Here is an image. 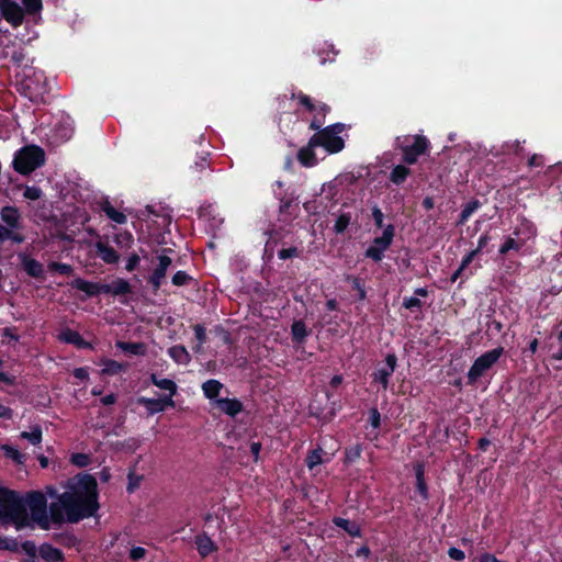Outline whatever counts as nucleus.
<instances>
[{"label": "nucleus", "mask_w": 562, "mask_h": 562, "mask_svg": "<svg viewBox=\"0 0 562 562\" xmlns=\"http://www.w3.org/2000/svg\"><path fill=\"white\" fill-rule=\"evenodd\" d=\"M98 507L95 479L89 474H79L68 480L65 491L50 503L49 512L55 524L78 522L93 516Z\"/></svg>", "instance_id": "nucleus-1"}, {"label": "nucleus", "mask_w": 562, "mask_h": 562, "mask_svg": "<svg viewBox=\"0 0 562 562\" xmlns=\"http://www.w3.org/2000/svg\"><path fill=\"white\" fill-rule=\"evenodd\" d=\"M0 506L8 514L16 528L30 526L31 521L43 529H48L52 518L47 514V502L42 493L30 494L24 501L10 491H0Z\"/></svg>", "instance_id": "nucleus-2"}, {"label": "nucleus", "mask_w": 562, "mask_h": 562, "mask_svg": "<svg viewBox=\"0 0 562 562\" xmlns=\"http://www.w3.org/2000/svg\"><path fill=\"white\" fill-rule=\"evenodd\" d=\"M15 89L33 103H46L48 82L42 70L25 67L15 75Z\"/></svg>", "instance_id": "nucleus-3"}, {"label": "nucleus", "mask_w": 562, "mask_h": 562, "mask_svg": "<svg viewBox=\"0 0 562 562\" xmlns=\"http://www.w3.org/2000/svg\"><path fill=\"white\" fill-rule=\"evenodd\" d=\"M45 162V153L35 145H29L20 149L13 160L15 171L29 175Z\"/></svg>", "instance_id": "nucleus-4"}, {"label": "nucleus", "mask_w": 562, "mask_h": 562, "mask_svg": "<svg viewBox=\"0 0 562 562\" xmlns=\"http://www.w3.org/2000/svg\"><path fill=\"white\" fill-rule=\"evenodd\" d=\"M292 99H296L307 112L314 114L310 123V130L315 131V133L318 132L325 124L327 114L331 111L330 106L323 102L315 104L312 98L302 91L293 93Z\"/></svg>", "instance_id": "nucleus-5"}, {"label": "nucleus", "mask_w": 562, "mask_h": 562, "mask_svg": "<svg viewBox=\"0 0 562 562\" xmlns=\"http://www.w3.org/2000/svg\"><path fill=\"white\" fill-rule=\"evenodd\" d=\"M344 148V143H308L299 151L297 158L304 166H313L316 157L324 154H335Z\"/></svg>", "instance_id": "nucleus-6"}, {"label": "nucleus", "mask_w": 562, "mask_h": 562, "mask_svg": "<svg viewBox=\"0 0 562 562\" xmlns=\"http://www.w3.org/2000/svg\"><path fill=\"white\" fill-rule=\"evenodd\" d=\"M503 353V348H496L479 357L468 372L469 383L473 384L490 370Z\"/></svg>", "instance_id": "nucleus-7"}, {"label": "nucleus", "mask_w": 562, "mask_h": 562, "mask_svg": "<svg viewBox=\"0 0 562 562\" xmlns=\"http://www.w3.org/2000/svg\"><path fill=\"white\" fill-rule=\"evenodd\" d=\"M1 18L13 27H18L24 21V10L14 0H0V19Z\"/></svg>", "instance_id": "nucleus-8"}, {"label": "nucleus", "mask_w": 562, "mask_h": 562, "mask_svg": "<svg viewBox=\"0 0 562 562\" xmlns=\"http://www.w3.org/2000/svg\"><path fill=\"white\" fill-rule=\"evenodd\" d=\"M393 236L394 228L393 226L389 225L383 232V235L381 237H376L373 240L372 246L367 249L366 256L372 258L375 261H380L382 259L383 251L391 245Z\"/></svg>", "instance_id": "nucleus-9"}, {"label": "nucleus", "mask_w": 562, "mask_h": 562, "mask_svg": "<svg viewBox=\"0 0 562 562\" xmlns=\"http://www.w3.org/2000/svg\"><path fill=\"white\" fill-rule=\"evenodd\" d=\"M349 127L350 125L344 123H334L322 127L318 132L314 133L308 140H344L340 134Z\"/></svg>", "instance_id": "nucleus-10"}, {"label": "nucleus", "mask_w": 562, "mask_h": 562, "mask_svg": "<svg viewBox=\"0 0 562 562\" xmlns=\"http://www.w3.org/2000/svg\"><path fill=\"white\" fill-rule=\"evenodd\" d=\"M158 261H159V263H158L157 268L154 270V272L149 279V281L154 285L155 290L159 289L161 281L166 277L167 269L170 267V265L172 262L171 258L166 255L159 256Z\"/></svg>", "instance_id": "nucleus-11"}, {"label": "nucleus", "mask_w": 562, "mask_h": 562, "mask_svg": "<svg viewBox=\"0 0 562 562\" xmlns=\"http://www.w3.org/2000/svg\"><path fill=\"white\" fill-rule=\"evenodd\" d=\"M138 403L144 405L148 409L149 414L162 412L166 406H175V402L171 397H161L158 400L140 397L138 398Z\"/></svg>", "instance_id": "nucleus-12"}, {"label": "nucleus", "mask_w": 562, "mask_h": 562, "mask_svg": "<svg viewBox=\"0 0 562 562\" xmlns=\"http://www.w3.org/2000/svg\"><path fill=\"white\" fill-rule=\"evenodd\" d=\"M385 361L386 368L379 369L374 373V381L381 383L384 390L387 389L389 378L394 372L396 366V357L394 355H387Z\"/></svg>", "instance_id": "nucleus-13"}, {"label": "nucleus", "mask_w": 562, "mask_h": 562, "mask_svg": "<svg viewBox=\"0 0 562 562\" xmlns=\"http://www.w3.org/2000/svg\"><path fill=\"white\" fill-rule=\"evenodd\" d=\"M74 137V127L69 120H63L54 125L52 138L54 140H70Z\"/></svg>", "instance_id": "nucleus-14"}, {"label": "nucleus", "mask_w": 562, "mask_h": 562, "mask_svg": "<svg viewBox=\"0 0 562 562\" xmlns=\"http://www.w3.org/2000/svg\"><path fill=\"white\" fill-rule=\"evenodd\" d=\"M131 292V285L123 279H116L110 283L102 284V293L121 295Z\"/></svg>", "instance_id": "nucleus-15"}, {"label": "nucleus", "mask_w": 562, "mask_h": 562, "mask_svg": "<svg viewBox=\"0 0 562 562\" xmlns=\"http://www.w3.org/2000/svg\"><path fill=\"white\" fill-rule=\"evenodd\" d=\"M426 143H413L412 145L403 147L404 160L407 164H414L418 156L426 151Z\"/></svg>", "instance_id": "nucleus-16"}, {"label": "nucleus", "mask_w": 562, "mask_h": 562, "mask_svg": "<svg viewBox=\"0 0 562 562\" xmlns=\"http://www.w3.org/2000/svg\"><path fill=\"white\" fill-rule=\"evenodd\" d=\"M95 248L100 258L106 263H115L119 261L117 252L106 243L97 241Z\"/></svg>", "instance_id": "nucleus-17"}, {"label": "nucleus", "mask_w": 562, "mask_h": 562, "mask_svg": "<svg viewBox=\"0 0 562 562\" xmlns=\"http://www.w3.org/2000/svg\"><path fill=\"white\" fill-rule=\"evenodd\" d=\"M195 544H196L199 553L202 557H206L217 550L216 544L205 533L196 536Z\"/></svg>", "instance_id": "nucleus-18"}, {"label": "nucleus", "mask_w": 562, "mask_h": 562, "mask_svg": "<svg viewBox=\"0 0 562 562\" xmlns=\"http://www.w3.org/2000/svg\"><path fill=\"white\" fill-rule=\"evenodd\" d=\"M215 405L220 408L221 412L235 416L241 411V404L237 400H216Z\"/></svg>", "instance_id": "nucleus-19"}, {"label": "nucleus", "mask_w": 562, "mask_h": 562, "mask_svg": "<svg viewBox=\"0 0 562 562\" xmlns=\"http://www.w3.org/2000/svg\"><path fill=\"white\" fill-rule=\"evenodd\" d=\"M71 286L87 293L90 296L102 293V284L88 282L82 279L74 280L71 282Z\"/></svg>", "instance_id": "nucleus-20"}, {"label": "nucleus", "mask_w": 562, "mask_h": 562, "mask_svg": "<svg viewBox=\"0 0 562 562\" xmlns=\"http://www.w3.org/2000/svg\"><path fill=\"white\" fill-rule=\"evenodd\" d=\"M40 555L47 562H59L63 560L60 550L52 547L50 544L41 546Z\"/></svg>", "instance_id": "nucleus-21"}, {"label": "nucleus", "mask_w": 562, "mask_h": 562, "mask_svg": "<svg viewBox=\"0 0 562 562\" xmlns=\"http://www.w3.org/2000/svg\"><path fill=\"white\" fill-rule=\"evenodd\" d=\"M334 524L344 529L348 535L352 537H359L360 536V527L355 521H350L348 519H344L340 517H336L334 519Z\"/></svg>", "instance_id": "nucleus-22"}, {"label": "nucleus", "mask_w": 562, "mask_h": 562, "mask_svg": "<svg viewBox=\"0 0 562 562\" xmlns=\"http://www.w3.org/2000/svg\"><path fill=\"white\" fill-rule=\"evenodd\" d=\"M150 380L157 387L168 391V397L172 398V396L177 393V384L172 380L159 379L156 374H151Z\"/></svg>", "instance_id": "nucleus-23"}, {"label": "nucleus", "mask_w": 562, "mask_h": 562, "mask_svg": "<svg viewBox=\"0 0 562 562\" xmlns=\"http://www.w3.org/2000/svg\"><path fill=\"white\" fill-rule=\"evenodd\" d=\"M1 218L11 227H16L19 224L20 214L15 207L5 206L1 210Z\"/></svg>", "instance_id": "nucleus-24"}, {"label": "nucleus", "mask_w": 562, "mask_h": 562, "mask_svg": "<svg viewBox=\"0 0 562 562\" xmlns=\"http://www.w3.org/2000/svg\"><path fill=\"white\" fill-rule=\"evenodd\" d=\"M222 387H223L222 383H220L216 380H209V381L204 382L202 385L205 396L211 400L215 398L220 394V391L222 390Z\"/></svg>", "instance_id": "nucleus-25"}, {"label": "nucleus", "mask_w": 562, "mask_h": 562, "mask_svg": "<svg viewBox=\"0 0 562 562\" xmlns=\"http://www.w3.org/2000/svg\"><path fill=\"white\" fill-rule=\"evenodd\" d=\"M170 357L179 363H188L190 355L183 346H175L169 349Z\"/></svg>", "instance_id": "nucleus-26"}, {"label": "nucleus", "mask_w": 562, "mask_h": 562, "mask_svg": "<svg viewBox=\"0 0 562 562\" xmlns=\"http://www.w3.org/2000/svg\"><path fill=\"white\" fill-rule=\"evenodd\" d=\"M102 210L115 223L123 224L126 222V216L122 212L116 211L109 202L103 203Z\"/></svg>", "instance_id": "nucleus-27"}, {"label": "nucleus", "mask_w": 562, "mask_h": 562, "mask_svg": "<svg viewBox=\"0 0 562 562\" xmlns=\"http://www.w3.org/2000/svg\"><path fill=\"white\" fill-rule=\"evenodd\" d=\"M119 348H121L124 351L134 353V355H145L146 353V346L142 342L138 344H132V342H123L119 341L116 344Z\"/></svg>", "instance_id": "nucleus-28"}, {"label": "nucleus", "mask_w": 562, "mask_h": 562, "mask_svg": "<svg viewBox=\"0 0 562 562\" xmlns=\"http://www.w3.org/2000/svg\"><path fill=\"white\" fill-rule=\"evenodd\" d=\"M23 267L27 271V273L32 277H38L43 272L42 265L34 259L24 257L23 258Z\"/></svg>", "instance_id": "nucleus-29"}, {"label": "nucleus", "mask_w": 562, "mask_h": 562, "mask_svg": "<svg viewBox=\"0 0 562 562\" xmlns=\"http://www.w3.org/2000/svg\"><path fill=\"white\" fill-rule=\"evenodd\" d=\"M60 339L66 342L77 345L79 347L86 346L81 336L77 331L70 329L63 331L60 334Z\"/></svg>", "instance_id": "nucleus-30"}, {"label": "nucleus", "mask_w": 562, "mask_h": 562, "mask_svg": "<svg viewBox=\"0 0 562 562\" xmlns=\"http://www.w3.org/2000/svg\"><path fill=\"white\" fill-rule=\"evenodd\" d=\"M408 173H409L408 168H406L402 165H398L393 169L390 178H391L392 182H394L395 184H400L406 179Z\"/></svg>", "instance_id": "nucleus-31"}, {"label": "nucleus", "mask_w": 562, "mask_h": 562, "mask_svg": "<svg viewBox=\"0 0 562 562\" xmlns=\"http://www.w3.org/2000/svg\"><path fill=\"white\" fill-rule=\"evenodd\" d=\"M307 334L308 333H307L306 326L302 321H297V322L293 323L292 335L296 341L302 342L305 339V337L307 336Z\"/></svg>", "instance_id": "nucleus-32"}, {"label": "nucleus", "mask_w": 562, "mask_h": 562, "mask_svg": "<svg viewBox=\"0 0 562 562\" xmlns=\"http://www.w3.org/2000/svg\"><path fill=\"white\" fill-rule=\"evenodd\" d=\"M21 437L23 439L29 440L33 445H40L42 441V429L40 426H34L32 431H23L21 432Z\"/></svg>", "instance_id": "nucleus-33"}, {"label": "nucleus", "mask_w": 562, "mask_h": 562, "mask_svg": "<svg viewBox=\"0 0 562 562\" xmlns=\"http://www.w3.org/2000/svg\"><path fill=\"white\" fill-rule=\"evenodd\" d=\"M24 5V14L27 13L30 15L40 13L43 9L42 0H22Z\"/></svg>", "instance_id": "nucleus-34"}, {"label": "nucleus", "mask_w": 562, "mask_h": 562, "mask_svg": "<svg viewBox=\"0 0 562 562\" xmlns=\"http://www.w3.org/2000/svg\"><path fill=\"white\" fill-rule=\"evenodd\" d=\"M322 454V449H315L307 454L306 464L310 470H313L316 465H319L323 462Z\"/></svg>", "instance_id": "nucleus-35"}, {"label": "nucleus", "mask_w": 562, "mask_h": 562, "mask_svg": "<svg viewBox=\"0 0 562 562\" xmlns=\"http://www.w3.org/2000/svg\"><path fill=\"white\" fill-rule=\"evenodd\" d=\"M2 450L4 451L5 456L8 458H11L13 461H15L16 463L19 464H22L23 463V454L20 453L19 450H16L15 448L13 447H10V446H3L2 447Z\"/></svg>", "instance_id": "nucleus-36"}, {"label": "nucleus", "mask_w": 562, "mask_h": 562, "mask_svg": "<svg viewBox=\"0 0 562 562\" xmlns=\"http://www.w3.org/2000/svg\"><path fill=\"white\" fill-rule=\"evenodd\" d=\"M123 370V366L114 360H106L104 362L103 372L108 374H115Z\"/></svg>", "instance_id": "nucleus-37"}, {"label": "nucleus", "mask_w": 562, "mask_h": 562, "mask_svg": "<svg viewBox=\"0 0 562 562\" xmlns=\"http://www.w3.org/2000/svg\"><path fill=\"white\" fill-rule=\"evenodd\" d=\"M479 207L477 201H472L468 203L464 209L462 210L461 216H460V223H464L469 216Z\"/></svg>", "instance_id": "nucleus-38"}, {"label": "nucleus", "mask_w": 562, "mask_h": 562, "mask_svg": "<svg viewBox=\"0 0 562 562\" xmlns=\"http://www.w3.org/2000/svg\"><path fill=\"white\" fill-rule=\"evenodd\" d=\"M48 269L50 271H56L61 274H71L72 273L71 266L65 265V263L52 262L48 265Z\"/></svg>", "instance_id": "nucleus-39"}, {"label": "nucleus", "mask_w": 562, "mask_h": 562, "mask_svg": "<svg viewBox=\"0 0 562 562\" xmlns=\"http://www.w3.org/2000/svg\"><path fill=\"white\" fill-rule=\"evenodd\" d=\"M350 223V217L346 214L340 215L335 223V232L342 233Z\"/></svg>", "instance_id": "nucleus-40"}, {"label": "nucleus", "mask_w": 562, "mask_h": 562, "mask_svg": "<svg viewBox=\"0 0 562 562\" xmlns=\"http://www.w3.org/2000/svg\"><path fill=\"white\" fill-rule=\"evenodd\" d=\"M23 195L25 199L35 201L42 196V191H41V189H38L36 187H26Z\"/></svg>", "instance_id": "nucleus-41"}, {"label": "nucleus", "mask_w": 562, "mask_h": 562, "mask_svg": "<svg viewBox=\"0 0 562 562\" xmlns=\"http://www.w3.org/2000/svg\"><path fill=\"white\" fill-rule=\"evenodd\" d=\"M71 462L82 468L90 463V458L85 453H76L71 456Z\"/></svg>", "instance_id": "nucleus-42"}, {"label": "nucleus", "mask_w": 562, "mask_h": 562, "mask_svg": "<svg viewBox=\"0 0 562 562\" xmlns=\"http://www.w3.org/2000/svg\"><path fill=\"white\" fill-rule=\"evenodd\" d=\"M146 554H147V551L143 547H133L130 550V558L133 561H138V560H142V559H145Z\"/></svg>", "instance_id": "nucleus-43"}, {"label": "nucleus", "mask_w": 562, "mask_h": 562, "mask_svg": "<svg viewBox=\"0 0 562 562\" xmlns=\"http://www.w3.org/2000/svg\"><path fill=\"white\" fill-rule=\"evenodd\" d=\"M361 454V447L359 445H356L349 449L346 450V459L349 461L356 460Z\"/></svg>", "instance_id": "nucleus-44"}, {"label": "nucleus", "mask_w": 562, "mask_h": 562, "mask_svg": "<svg viewBox=\"0 0 562 562\" xmlns=\"http://www.w3.org/2000/svg\"><path fill=\"white\" fill-rule=\"evenodd\" d=\"M189 279V276L183 272V271H178L173 277H172V283L177 286H180V285H183L187 283Z\"/></svg>", "instance_id": "nucleus-45"}, {"label": "nucleus", "mask_w": 562, "mask_h": 562, "mask_svg": "<svg viewBox=\"0 0 562 562\" xmlns=\"http://www.w3.org/2000/svg\"><path fill=\"white\" fill-rule=\"evenodd\" d=\"M295 256H297V249L294 247L281 249L279 252V257L281 259H288V258L295 257Z\"/></svg>", "instance_id": "nucleus-46"}, {"label": "nucleus", "mask_w": 562, "mask_h": 562, "mask_svg": "<svg viewBox=\"0 0 562 562\" xmlns=\"http://www.w3.org/2000/svg\"><path fill=\"white\" fill-rule=\"evenodd\" d=\"M448 554L451 559L453 560H457V561H461L464 559V553L463 551L457 549V548H450L449 551H448Z\"/></svg>", "instance_id": "nucleus-47"}, {"label": "nucleus", "mask_w": 562, "mask_h": 562, "mask_svg": "<svg viewBox=\"0 0 562 562\" xmlns=\"http://www.w3.org/2000/svg\"><path fill=\"white\" fill-rule=\"evenodd\" d=\"M515 248H518L517 243L515 241V239H513V238H508V239L506 240V243L502 246V248H501V250H499V251H501L502 254H506L508 250H510V249H515Z\"/></svg>", "instance_id": "nucleus-48"}, {"label": "nucleus", "mask_w": 562, "mask_h": 562, "mask_svg": "<svg viewBox=\"0 0 562 562\" xmlns=\"http://www.w3.org/2000/svg\"><path fill=\"white\" fill-rule=\"evenodd\" d=\"M25 58V54L22 52V50H19V52H13L12 56H11V60L16 65V66H21L23 60Z\"/></svg>", "instance_id": "nucleus-49"}, {"label": "nucleus", "mask_w": 562, "mask_h": 562, "mask_svg": "<svg viewBox=\"0 0 562 562\" xmlns=\"http://www.w3.org/2000/svg\"><path fill=\"white\" fill-rule=\"evenodd\" d=\"M139 262V257L138 255L134 254L130 257L128 261H127V265H126V270L128 271H132L135 269V267L138 265Z\"/></svg>", "instance_id": "nucleus-50"}, {"label": "nucleus", "mask_w": 562, "mask_h": 562, "mask_svg": "<svg viewBox=\"0 0 562 562\" xmlns=\"http://www.w3.org/2000/svg\"><path fill=\"white\" fill-rule=\"evenodd\" d=\"M194 331H195V336H196V339L199 340V342L203 344L205 341V337H206L204 328L201 325H195Z\"/></svg>", "instance_id": "nucleus-51"}, {"label": "nucleus", "mask_w": 562, "mask_h": 562, "mask_svg": "<svg viewBox=\"0 0 562 562\" xmlns=\"http://www.w3.org/2000/svg\"><path fill=\"white\" fill-rule=\"evenodd\" d=\"M480 562H506L498 560L494 554L491 553H484L480 557Z\"/></svg>", "instance_id": "nucleus-52"}, {"label": "nucleus", "mask_w": 562, "mask_h": 562, "mask_svg": "<svg viewBox=\"0 0 562 562\" xmlns=\"http://www.w3.org/2000/svg\"><path fill=\"white\" fill-rule=\"evenodd\" d=\"M371 425L374 428H378L380 426V414L375 408L371 411Z\"/></svg>", "instance_id": "nucleus-53"}, {"label": "nucleus", "mask_w": 562, "mask_h": 562, "mask_svg": "<svg viewBox=\"0 0 562 562\" xmlns=\"http://www.w3.org/2000/svg\"><path fill=\"white\" fill-rule=\"evenodd\" d=\"M479 252V249L472 250L462 261L461 269H465L468 265L473 260L474 256Z\"/></svg>", "instance_id": "nucleus-54"}, {"label": "nucleus", "mask_w": 562, "mask_h": 562, "mask_svg": "<svg viewBox=\"0 0 562 562\" xmlns=\"http://www.w3.org/2000/svg\"><path fill=\"white\" fill-rule=\"evenodd\" d=\"M420 305V301L416 297H409L404 301V306L406 308H412Z\"/></svg>", "instance_id": "nucleus-55"}, {"label": "nucleus", "mask_w": 562, "mask_h": 562, "mask_svg": "<svg viewBox=\"0 0 562 562\" xmlns=\"http://www.w3.org/2000/svg\"><path fill=\"white\" fill-rule=\"evenodd\" d=\"M417 488H418L419 493H420L424 497H426V496H427V486H426L425 479L417 480Z\"/></svg>", "instance_id": "nucleus-56"}, {"label": "nucleus", "mask_w": 562, "mask_h": 562, "mask_svg": "<svg viewBox=\"0 0 562 562\" xmlns=\"http://www.w3.org/2000/svg\"><path fill=\"white\" fill-rule=\"evenodd\" d=\"M373 217H374V221H375L376 225L379 227H381L382 223H383V214H382V212L379 209H374L373 210Z\"/></svg>", "instance_id": "nucleus-57"}, {"label": "nucleus", "mask_w": 562, "mask_h": 562, "mask_svg": "<svg viewBox=\"0 0 562 562\" xmlns=\"http://www.w3.org/2000/svg\"><path fill=\"white\" fill-rule=\"evenodd\" d=\"M74 375L80 380H86L88 379V372L86 369L83 368H78L74 371Z\"/></svg>", "instance_id": "nucleus-58"}, {"label": "nucleus", "mask_w": 562, "mask_h": 562, "mask_svg": "<svg viewBox=\"0 0 562 562\" xmlns=\"http://www.w3.org/2000/svg\"><path fill=\"white\" fill-rule=\"evenodd\" d=\"M261 445L259 442H252L250 446L251 453L255 456V460H258Z\"/></svg>", "instance_id": "nucleus-59"}, {"label": "nucleus", "mask_w": 562, "mask_h": 562, "mask_svg": "<svg viewBox=\"0 0 562 562\" xmlns=\"http://www.w3.org/2000/svg\"><path fill=\"white\" fill-rule=\"evenodd\" d=\"M23 549L29 553L31 554L32 557L35 555V551H36V548H35V544L32 543V542H25L23 544Z\"/></svg>", "instance_id": "nucleus-60"}, {"label": "nucleus", "mask_w": 562, "mask_h": 562, "mask_svg": "<svg viewBox=\"0 0 562 562\" xmlns=\"http://www.w3.org/2000/svg\"><path fill=\"white\" fill-rule=\"evenodd\" d=\"M11 409L0 404V417L11 418Z\"/></svg>", "instance_id": "nucleus-61"}, {"label": "nucleus", "mask_w": 562, "mask_h": 562, "mask_svg": "<svg viewBox=\"0 0 562 562\" xmlns=\"http://www.w3.org/2000/svg\"><path fill=\"white\" fill-rule=\"evenodd\" d=\"M11 235V231L0 225V241L9 238Z\"/></svg>", "instance_id": "nucleus-62"}, {"label": "nucleus", "mask_w": 562, "mask_h": 562, "mask_svg": "<svg viewBox=\"0 0 562 562\" xmlns=\"http://www.w3.org/2000/svg\"><path fill=\"white\" fill-rule=\"evenodd\" d=\"M415 474H416V479L417 480L424 479V467H423V464L418 463V464L415 465Z\"/></svg>", "instance_id": "nucleus-63"}, {"label": "nucleus", "mask_w": 562, "mask_h": 562, "mask_svg": "<svg viewBox=\"0 0 562 562\" xmlns=\"http://www.w3.org/2000/svg\"><path fill=\"white\" fill-rule=\"evenodd\" d=\"M101 402L104 404V405H111V404H114L115 403V396L113 394H109L106 396H104Z\"/></svg>", "instance_id": "nucleus-64"}]
</instances>
